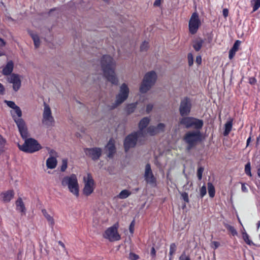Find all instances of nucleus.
I'll use <instances>...</instances> for the list:
<instances>
[{
    "instance_id": "obj_1",
    "label": "nucleus",
    "mask_w": 260,
    "mask_h": 260,
    "mask_svg": "<svg viewBox=\"0 0 260 260\" xmlns=\"http://www.w3.org/2000/svg\"><path fill=\"white\" fill-rule=\"evenodd\" d=\"M101 68L106 79L113 85H117L119 82L115 69L116 61L109 55H104L101 60Z\"/></svg>"
},
{
    "instance_id": "obj_2",
    "label": "nucleus",
    "mask_w": 260,
    "mask_h": 260,
    "mask_svg": "<svg viewBox=\"0 0 260 260\" xmlns=\"http://www.w3.org/2000/svg\"><path fill=\"white\" fill-rule=\"evenodd\" d=\"M183 140L187 145V150L189 151L203 140V135L200 129L189 131L185 134Z\"/></svg>"
},
{
    "instance_id": "obj_3",
    "label": "nucleus",
    "mask_w": 260,
    "mask_h": 260,
    "mask_svg": "<svg viewBox=\"0 0 260 260\" xmlns=\"http://www.w3.org/2000/svg\"><path fill=\"white\" fill-rule=\"evenodd\" d=\"M11 116L16 122L22 138H26L27 136V129L24 120L21 118L22 111L18 106L10 111Z\"/></svg>"
},
{
    "instance_id": "obj_4",
    "label": "nucleus",
    "mask_w": 260,
    "mask_h": 260,
    "mask_svg": "<svg viewBox=\"0 0 260 260\" xmlns=\"http://www.w3.org/2000/svg\"><path fill=\"white\" fill-rule=\"evenodd\" d=\"M61 185L67 186L69 191L76 197L79 196V186L76 175L72 174L63 177L61 180Z\"/></svg>"
},
{
    "instance_id": "obj_5",
    "label": "nucleus",
    "mask_w": 260,
    "mask_h": 260,
    "mask_svg": "<svg viewBox=\"0 0 260 260\" xmlns=\"http://www.w3.org/2000/svg\"><path fill=\"white\" fill-rule=\"evenodd\" d=\"M129 93V89L128 85L125 83H122L120 87L118 93L116 95V100L114 103L111 105H108L110 110L114 109L122 103H123L128 98Z\"/></svg>"
},
{
    "instance_id": "obj_6",
    "label": "nucleus",
    "mask_w": 260,
    "mask_h": 260,
    "mask_svg": "<svg viewBox=\"0 0 260 260\" xmlns=\"http://www.w3.org/2000/svg\"><path fill=\"white\" fill-rule=\"evenodd\" d=\"M182 117L179 119V123L186 128H194L196 129H201L203 126L204 122L201 119L186 116Z\"/></svg>"
},
{
    "instance_id": "obj_7",
    "label": "nucleus",
    "mask_w": 260,
    "mask_h": 260,
    "mask_svg": "<svg viewBox=\"0 0 260 260\" xmlns=\"http://www.w3.org/2000/svg\"><path fill=\"white\" fill-rule=\"evenodd\" d=\"M157 79V75L154 71L147 73L144 77L143 81L140 88L142 93H146L155 84Z\"/></svg>"
},
{
    "instance_id": "obj_8",
    "label": "nucleus",
    "mask_w": 260,
    "mask_h": 260,
    "mask_svg": "<svg viewBox=\"0 0 260 260\" xmlns=\"http://www.w3.org/2000/svg\"><path fill=\"white\" fill-rule=\"evenodd\" d=\"M142 137H144V134L141 131H137L128 135L124 141V147L126 152L129 149L136 146L138 141L141 140Z\"/></svg>"
},
{
    "instance_id": "obj_9",
    "label": "nucleus",
    "mask_w": 260,
    "mask_h": 260,
    "mask_svg": "<svg viewBox=\"0 0 260 260\" xmlns=\"http://www.w3.org/2000/svg\"><path fill=\"white\" fill-rule=\"evenodd\" d=\"M27 138H23L25 139L23 144H18L20 150L25 152L33 153L41 149V146L37 141L32 138L27 139Z\"/></svg>"
},
{
    "instance_id": "obj_10",
    "label": "nucleus",
    "mask_w": 260,
    "mask_h": 260,
    "mask_svg": "<svg viewBox=\"0 0 260 260\" xmlns=\"http://www.w3.org/2000/svg\"><path fill=\"white\" fill-rule=\"evenodd\" d=\"M42 122L43 125L48 127L54 126L55 124V120L52 116L51 110L49 106L45 102Z\"/></svg>"
},
{
    "instance_id": "obj_11",
    "label": "nucleus",
    "mask_w": 260,
    "mask_h": 260,
    "mask_svg": "<svg viewBox=\"0 0 260 260\" xmlns=\"http://www.w3.org/2000/svg\"><path fill=\"white\" fill-rule=\"evenodd\" d=\"M118 223H115L113 226L108 228L103 234V237L110 242L119 240L121 237L118 232Z\"/></svg>"
},
{
    "instance_id": "obj_12",
    "label": "nucleus",
    "mask_w": 260,
    "mask_h": 260,
    "mask_svg": "<svg viewBox=\"0 0 260 260\" xmlns=\"http://www.w3.org/2000/svg\"><path fill=\"white\" fill-rule=\"evenodd\" d=\"M84 187L83 193L84 195L88 196L91 194L94 189V181L90 174H87L83 177Z\"/></svg>"
},
{
    "instance_id": "obj_13",
    "label": "nucleus",
    "mask_w": 260,
    "mask_h": 260,
    "mask_svg": "<svg viewBox=\"0 0 260 260\" xmlns=\"http://www.w3.org/2000/svg\"><path fill=\"white\" fill-rule=\"evenodd\" d=\"M201 25V21L199 14L197 12L193 13L189 20L188 27L189 32L192 35L195 34Z\"/></svg>"
},
{
    "instance_id": "obj_14",
    "label": "nucleus",
    "mask_w": 260,
    "mask_h": 260,
    "mask_svg": "<svg viewBox=\"0 0 260 260\" xmlns=\"http://www.w3.org/2000/svg\"><path fill=\"white\" fill-rule=\"evenodd\" d=\"M191 106V101L189 99L185 98L182 100L179 107V112L181 116L188 115L190 112Z\"/></svg>"
},
{
    "instance_id": "obj_15",
    "label": "nucleus",
    "mask_w": 260,
    "mask_h": 260,
    "mask_svg": "<svg viewBox=\"0 0 260 260\" xmlns=\"http://www.w3.org/2000/svg\"><path fill=\"white\" fill-rule=\"evenodd\" d=\"M7 81L12 84V87L15 92L19 90L21 86V77L19 74H12L7 78Z\"/></svg>"
},
{
    "instance_id": "obj_16",
    "label": "nucleus",
    "mask_w": 260,
    "mask_h": 260,
    "mask_svg": "<svg viewBox=\"0 0 260 260\" xmlns=\"http://www.w3.org/2000/svg\"><path fill=\"white\" fill-rule=\"evenodd\" d=\"M144 177L147 183L153 186L156 184V178L153 175L149 164L145 166Z\"/></svg>"
},
{
    "instance_id": "obj_17",
    "label": "nucleus",
    "mask_w": 260,
    "mask_h": 260,
    "mask_svg": "<svg viewBox=\"0 0 260 260\" xmlns=\"http://www.w3.org/2000/svg\"><path fill=\"white\" fill-rule=\"evenodd\" d=\"M84 152L86 155L93 160L98 159L102 154V150L99 148H86Z\"/></svg>"
},
{
    "instance_id": "obj_18",
    "label": "nucleus",
    "mask_w": 260,
    "mask_h": 260,
    "mask_svg": "<svg viewBox=\"0 0 260 260\" xmlns=\"http://www.w3.org/2000/svg\"><path fill=\"white\" fill-rule=\"evenodd\" d=\"M14 69V63L12 60H9L7 62V64L3 67L2 70V74L4 76H10L13 73L12 72Z\"/></svg>"
},
{
    "instance_id": "obj_19",
    "label": "nucleus",
    "mask_w": 260,
    "mask_h": 260,
    "mask_svg": "<svg viewBox=\"0 0 260 260\" xmlns=\"http://www.w3.org/2000/svg\"><path fill=\"white\" fill-rule=\"evenodd\" d=\"M106 151L108 152V156L112 157L115 152V148L114 141L113 139H110L105 147Z\"/></svg>"
},
{
    "instance_id": "obj_20",
    "label": "nucleus",
    "mask_w": 260,
    "mask_h": 260,
    "mask_svg": "<svg viewBox=\"0 0 260 260\" xmlns=\"http://www.w3.org/2000/svg\"><path fill=\"white\" fill-rule=\"evenodd\" d=\"M14 191L12 190H9L7 191L2 192L0 196L1 198L4 202L8 203L12 200L14 197Z\"/></svg>"
},
{
    "instance_id": "obj_21",
    "label": "nucleus",
    "mask_w": 260,
    "mask_h": 260,
    "mask_svg": "<svg viewBox=\"0 0 260 260\" xmlns=\"http://www.w3.org/2000/svg\"><path fill=\"white\" fill-rule=\"evenodd\" d=\"M241 42L239 40H237L234 44L233 47L229 51V57L230 59H233L235 56L236 52L238 50L239 47L240 45Z\"/></svg>"
},
{
    "instance_id": "obj_22",
    "label": "nucleus",
    "mask_w": 260,
    "mask_h": 260,
    "mask_svg": "<svg viewBox=\"0 0 260 260\" xmlns=\"http://www.w3.org/2000/svg\"><path fill=\"white\" fill-rule=\"evenodd\" d=\"M57 160L54 156L49 157L46 160V166L50 169H54L57 166Z\"/></svg>"
},
{
    "instance_id": "obj_23",
    "label": "nucleus",
    "mask_w": 260,
    "mask_h": 260,
    "mask_svg": "<svg viewBox=\"0 0 260 260\" xmlns=\"http://www.w3.org/2000/svg\"><path fill=\"white\" fill-rule=\"evenodd\" d=\"M150 120L149 117H146L142 118L139 123V130L138 131H141L144 134L143 129L148 125Z\"/></svg>"
},
{
    "instance_id": "obj_24",
    "label": "nucleus",
    "mask_w": 260,
    "mask_h": 260,
    "mask_svg": "<svg viewBox=\"0 0 260 260\" xmlns=\"http://www.w3.org/2000/svg\"><path fill=\"white\" fill-rule=\"evenodd\" d=\"M233 126L232 119H229L224 124V131L223 132V135L227 136L232 130Z\"/></svg>"
},
{
    "instance_id": "obj_25",
    "label": "nucleus",
    "mask_w": 260,
    "mask_h": 260,
    "mask_svg": "<svg viewBox=\"0 0 260 260\" xmlns=\"http://www.w3.org/2000/svg\"><path fill=\"white\" fill-rule=\"evenodd\" d=\"M204 41L201 39L195 40L192 42V47L196 51H199L202 48Z\"/></svg>"
},
{
    "instance_id": "obj_26",
    "label": "nucleus",
    "mask_w": 260,
    "mask_h": 260,
    "mask_svg": "<svg viewBox=\"0 0 260 260\" xmlns=\"http://www.w3.org/2000/svg\"><path fill=\"white\" fill-rule=\"evenodd\" d=\"M16 205L17 210L22 213L25 212V208L21 198H19L18 199L16 202Z\"/></svg>"
},
{
    "instance_id": "obj_27",
    "label": "nucleus",
    "mask_w": 260,
    "mask_h": 260,
    "mask_svg": "<svg viewBox=\"0 0 260 260\" xmlns=\"http://www.w3.org/2000/svg\"><path fill=\"white\" fill-rule=\"evenodd\" d=\"M29 34L33 40L35 47L38 48L40 45V41L39 36L38 35L34 33L32 31H29Z\"/></svg>"
},
{
    "instance_id": "obj_28",
    "label": "nucleus",
    "mask_w": 260,
    "mask_h": 260,
    "mask_svg": "<svg viewBox=\"0 0 260 260\" xmlns=\"http://www.w3.org/2000/svg\"><path fill=\"white\" fill-rule=\"evenodd\" d=\"M42 212L43 215L49 222V224L52 227L54 224V221L52 216L49 215L45 209H43Z\"/></svg>"
},
{
    "instance_id": "obj_29",
    "label": "nucleus",
    "mask_w": 260,
    "mask_h": 260,
    "mask_svg": "<svg viewBox=\"0 0 260 260\" xmlns=\"http://www.w3.org/2000/svg\"><path fill=\"white\" fill-rule=\"evenodd\" d=\"M131 194V191L126 189H124L119 193L117 196V198L120 199H124L129 196Z\"/></svg>"
},
{
    "instance_id": "obj_30",
    "label": "nucleus",
    "mask_w": 260,
    "mask_h": 260,
    "mask_svg": "<svg viewBox=\"0 0 260 260\" xmlns=\"http://www.w3.org/2000/svg\"><path fill=\"white\" fill-rule=\"evenodd\" d=\"M137 102L128 104L126 107V112L128 114H131V113H133L135 111V110L137 107Z\"/></svg>"
},
{
    "instance_id": "obj_31",
    "label": "nucleus",
    "mask_w": 260,
    "mask_h": 260,
    "mask_svg": "<svg viewBox=\"0 0 260 260\" xmlns=\"http://www.w3.org/2000/svg\"><path fill=\"white\" fill-rule=\"evenodd\" d=\"M208 190L209 196L211 198H213L215 196V188L213 184L210 182L208 183Z\"/></svg>"
},
{
    "instance_id": "obj_32",
    "label": "nucleus",
    "mask_w": 260,
    "mask_h": 260,
    "mask_svg": "<svg viewBox=\"0 0 260 260\" xmlns=\"http://www.w3.org/2000/svg\"><path fill=\"white\" fill-rule=\"evenodd\" d=\"M147 133L150 136H154L158 133L157 132L156 127L154 126H150L147 129Z\"/></svg>"
},
{
    "instance_id": "obj_33",
    "label": "nucleus",
    "mask_w": 260,
    "mask_h": 260,
    "mask_svg": "<svg viewBox=\"0 0 260 260\" xmlns=\"http://www.w3.org/2000/svg\"><path fill=\"white\" fill-rule=\"evenodd\" d=\"M251 5L253 7V12H255L260 7V0H252Z\"/></svg>"
},
{
    "instance_id": "obj_34",
    "label": "nucleus",
    "mask_w": 260,
    "mask_h": 260,
    "mask_svg": "<svg viewBox=\"0 0 260 260\" xmlns=\"http://www.w3.org/2000/svg\"><path fill=\"white\" fill-rule=\"evenodd\" d=\"M242 238L244 241L248 244V245H251L252 244V241L249 239V237L248 235L247 234V233L244 231L242 233Z\"/></svg>"
},
{
    "instance_id": "obj_35",
    "label": "nucleus",
    "mask_w": 260,
    "mask_h": 260,
    "mask_svg": "<svg viewBox=\"0 0 260 260\" xmlns=\"http://www.w3.org/2000/svg\"><path fill=\"white\" fill-rule=\"evenodd\" d=\"M176 250V246L175 243H172L170 246L169 255L170 256V260L172 258L173 255L175 253Z\"/></svg>"
},
{
    "instance_id": "obj_36",
    "label": "nucleus",
    "mask_w": 260,
    "mask_h": 260,
    "mask_svg": "<svg viewBox=\"0 0 260 260\" xmlns=\"http://www.w3.org/2000/svg\"><path fill=\"white\" fill-rule=\"evenodd\" d=\"M6 141L0 135V155L4 151V147L5 146Z\"/></svg>"
},
{
    "instance_id": "obj_37",
    "label": "nucleus",
    "mask_w": 260,
    "mask_h": 260,
    "mask_svg": "<svg viewBox=\"0 0 260 260\" xmlns=\"http://www.w3.org/2000/svg\"><path fill=\"white\" fill-rule=\"evenodd\" d=\"M225 226L226 228V229L231 233L233 236H236L237 235V231L236 230L234 226L230 225L229 224H226Z\"/></svg>"
},
{
    "instance_id": "obj_38",
    "label": "nucleus",
    "mask_w": 260,
    "mask_h": 260,
    "mask_svg": "<svg viewBox=\"0 0 260 260\" xmlns=\"http://www.w3.org/2000/svg\"><path fill=\"white\" fill-rule=\"evenodd\" d=\"M156 127L157 132L159 133L164 132L165 129L166 125L164 123H160Z\"/></svg>"
},
{
    "instance_id": "obj_39",
    "label": "nucleus",
    "mask_w": 260,
    "mask_h": 260,
    "mask_svg": "<svg viewBox=\"0 0 260 260\" xmlns=\"http://www.w3.org/2000/svg\"><path fill=\"white\" fill-rule=\"evenodd\" d=\"M68 167V159L64 158L62 160L61 166L60 170L62 172H64Z\"/></svg>"
},
{
    "instance_id": "obj_40",
    "label": "nucleus",
    "mask_w": 260,
    "mask_h": 260,
    "mask_svg": "<svg viewBox=\"0 0 260 260\" xmlns=\"http://www.w3.org/2000/svg\"><path fill=\"white\" fill-rule=\"evenodd\" d=\"M5 103L7 105L8 107L12 108V109H14L18 107V106H17L13 101L5 100Z\"/></svg>"
},
{
    "instance_id": "obj_41",
    "label": "nucleus",
    "mask_w": 260,
    "mask_h": 260,
    "mask_svg": "<svg viewBox=\"0 0 260 260\" xmlns=\"http://www.w3.org/2000/svg\"><path fill=\"white\" fill-rule=\"evenodd\" d=\"M203 171H204V168L202 167H200L198 169L197 176H198L199 180H201L202 178V174H203Z\"/></svg>"
},
{
    "instance_id": "obj_42",
    "label": "nucleus",
    "mask_w": 260,
    "mask_h": 260,
    "mask_svg": "<svg viewBox=\"0 0 260 260\" xmlns=\"http://www.w3.org/2000/svg\"><path fill=\"white\" fill-rule=\"evenodd\" d=\"M148 47V43L146 41H144L141 45L140 50L141 51H145L147 50Z\"/></svg>"
},
{
    "instance_id": "obj_43",
    "label": "nucleus",
    "mask_w": 260,
    "mask_h": 260,
    "mask_svg": "<svg viewBox=\"0 0 260 260\" xmlns=\"http://www.w3.org/2000/svg\"><path fill=\"white\" fill-rule=\"evenodd\" d=\"M250 169H251V168H250V164L249 162L247 163L246 165H245V173L248 175V176H251V172H250Z\"/></svg>"
},
{
    "instance_id": "obj_44",
    "label": "nucleus",
    "mask_w": 260,
    "mask_h": 260,
    "mask_svg": "<svg viewBox=\"0 0 260 260\" xmlns=\"http://www.w3.org/2000/svg\"><path fill=\"white\" fill-rule=\"evenodd\" d=\"M179 260H191L189 255H187L185 252H183L179 258Z\"/></svg>"
},
{
    "instance_id": "obj_45",
    "label": "nucleus",
    "mask_w": 260,
    "mask_h": 260,
    "mask_svg": "<svg viewBox=\"0 0 260 260\" xmlns=\"http://www.w3.org/2000/svg\"><path fill=\"white\" fill-rule=\"evenodd\" d=\"M129 258L131 260H138L139 258V256L133 252H131L129 254Z\"/></svg>"
},
{
    "instance_id": "obj_46",
    "label": "nucleus",
    "mask_w": 260,
    "mask_h": 260,
    "mask_svg": "<svg viewBox=\"0 0 260 260\" xmlns=\"http://www.w3.org/2000/svg\"><path fill=\"white\" fill-rule=\"evenodd\" d=\"M188 64L189 66H192L193 61V56L191 53H189L188 54Z\"/></svg>"
},
{
    "instance_id": "obj_47",
    "label": "nucleus",
    "mask_w": 260,
    "mask_h": 260,
    "mask_svg": "<svg viewBox=\"0 0 260 260\" xmlns=\"http://www.w3.org/2000/svg\"><path fill=\"white\" fill-rule=\"evenodd\" d=\"M206 187L205 185L203 186L200 189V196L203 198L206 194Z\"/></svg>"
},
{
    "instance_id": "obj_48",
    "label": "nucleus",
    "mask_w": 260,
    "mask_h": 260,
    "mask_svg": "<svg viewBox=\"0 0 260 260\" xmlns=\"http://www.w3.org/2000/svg\"><path fill=\"white\" fill-rule=\"evenodd\" d=\"M181 198L185 202L188 203L189 202V199L187 193L185 192H182L181 193Z\"/></svg>"
},
{
    "instance_id": "obj_49",
    "label": "nucleus",
    "mask_w": 260,
    "mask_h": 260,
    "mask_svg": "<svg viewBox=\"0 0 260 260\" xmlns=\"http://www.w3.org/2000/svg\"><path fill=\"white\" fill-rule=\"evenodd\" d=\"M220 245V243L218 242L217 241H213L211 242V247L214 249H215L217 248Z\"/></svg>"
},
{
    "instance_id": "obj_50",
    "label": "nucleus",
    "mask_w": 260,
    "mask_h": 260,
    "mask_svg": "<svg viewBox=\"0 0 260 260\" xmlns=\"http://www.w3.org/2000/svg\"><path fill=\"white\" fill-rule=\"evenodd\" d=\"M153 108V105L152 104H148L146 107V112L149 113Z\"/></svg>"
},
{
    "instance_id": "obj_51",
    "label": "nucleus",
    "mask_w": 260,
    "mask_h": 260,
    "mask_svg": "<svg viewBox=\"0 0 260 260\" xmlns=\"http://www.w3.org/2000/svg\"><path fill=\"white\" fill-rule=\"evenodd\" d=\"M241 189L244 192H248V189L244 183H242Z\"/></svg>"
},
{
    "instance_id": "obj_52",
    "label": "nucleus",
    "mask_w": 260,
    "mask_h": 260,
    "mask_svg": "<svg viewBox=\"0 0 260 260\" xmlns=\"http://www.w3.org/2000/svg\"><path fill=\"white\" fill-rule=\"evenodd\" d=\"M5 93V87L2 84L0 83V94H4Z\"/></svg>"
},
{
    "instance_id": "obj_53",
    "label": "nucleus",
    "mask_w": 260,
    "mask_h": 260,
    "mask_svg": "<svg viewBox=\"0 0 260 260\" xmlns=\"http://www.w3.org/2000/svg\"><path fill=\"white\" fill-rule=\"evenodd\" d=\"M150 254L153 257H154L156 256V251L154 247H152L150 251Z\"/></svg>"
},
{
    "instance_id": "obj_54",
    "label": "nucleus",
    "mask_w": 260,
    "mask_h": 260,
    "mask_svg": "<svg viewBox=\"0 0 260 260\" xmlns=\"http://www.w3.org/2000/svg\"><path fill=\"white\" fill-rule=\"evenodd\" d=\"M222 14L224 17H226L229 14V11L227 9H224L222 11Z\"/></svg>"
},
{
    "instance_id": "obj_55",
    "label": "nucleus",
    "mask_w": 260,
    "mask_h": 260,
    "mask_svg": "<svg viewBox=\"0 0 260 260\" xmlns=\"http://www.w3.org/2000/svg\"><path fill=\"white\" fill-rule=\"evenodd\" d=\"M196 62L197 63H198V64H201V62H202V58H201V56H198L196 57Z\"/></svg>"
},
{
    "instance_id": "obj_56",
    "label": "nucleus",
    "mask_w": 260,
    "mask_h": 260,
    "mask_svg": "<svg viewBox=\"0 0 260 260\" xmlns=\"http://www.w3.org/2000/svg\"><path fill=\"white\" fill-rule=\"evenodd\" d=\"M161 4V0H155L154 3V6H159Z\"/></svg>"
},
{
    "instance_id": "obj_57",
    "label": "nucleus",
    "mask_w": 260,
    "mask_h": 260,
    "mask_svg": "<svg viewBox=\"0 0 260 260\" xmlns=\"http://www.w3.org/2000/svg\"><path fill=\"white\" fill-rule=\"evenodd\" d=\"M5 45V42L4 41L0 38V47H2Z\"/></svg>"
},
{
    "instance_id": "obj_58",
    "label": "nucleus",
    "mask_w": 260,
    "mask_h": 260,
    "mask_svg": "<svg viewBox=\"0 0 260 260\" xmlns=\"http://www.w3.org/2000/svg\"><path fill=\"white\" fill-rule=\"evenodd\" d=\"M256 82V80L254 78H251L249 79V83L251 84H254Z\"/></svg>"
},
{
    "instance_id": "obj_59",
    "label": "nucleus",
    "mask_w": 260,
    "mask_h": 260,
    "mask_svg": "<svg viewBox=\"0 0 260 260\" xmlns=\"http://www.w3.org/2000/svg\"><path fill=\"white\" fill-rule=\"evenodd\" d=\"M129 231L131 233H133L134 232V225H133V223H132L129 226Z\"/></svg>"
},
{
    "instance_id": "obj_60",
    "label": "nucleus",
    "mask_w": 260,
    "mask_h": 260,
    "mask_svg": "<svg viewBox=\"0 0 260 260\" xmlns=\"http://www.w3.org/2000/svg\"><path fill=\"white\" fill-rule=\"evenodd\" d=\"M251 138L249 137L247 140V145H248L250 142Z\"/></svg>"
},
{
    "instance_id": "obj_61",
    "label": "nucleus",
    "mask_w": 260,
    "mask_h": 260,
    "mask_svg": "<svg viewBox=\"0 0 260 260\" xmlns=\"http://www.w3.org/2000/svg\"><path fill=\"white\" fill-rule=\"evenodd\" d=\"M258 176L260 177V168L257 170Z\"/></svg>"
},
{
    "instance_id": "obj_62",
    "label": "nucleus",
    "mask_w": 260,
    "mask_h": 260,
    "mask_svg": "<svg viewBox=\"0 0 260 260\" xmlns=\"http://www.w3.org/2000/svg\"><path fill=\"white\" fill-rule=\"evenodd\" d=\"M259 225H260V222H259V221H258V222L257 223V226H258V227H259Z\"/></svg>"
},
{
    "instance_id": "obj_63",
    "label": "nucleus",
    "mask_w": 260,
    "mask_h": 260,
    "mask_svg": "<svg viewBox=\"0 0 260 260\" xmlns=\"http://www.w3.org/2000/svg\"><path fill=\"white\" fill-rule=\"evenodd\" d=\"M60 245H62V246H64V245L62 243L60 244Z\"/></svg>"
},
{
    "instance_id": "obj_64",
    "label": "nucleus",
    "mask_w": 260,
    "mask_h": 260,
    "mask_svg": "<svg viewBox=\"0 0 260 260\" xmlns=\"http://www.w3.org/2000/svg\"><path fill=\"white\" fill-rule=\"evenodd\" d=\"M53 150H51L50 153H52Z\"/></svg>"
}]
</instances>
